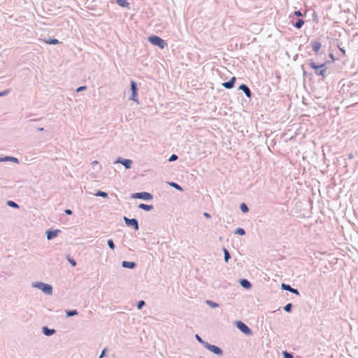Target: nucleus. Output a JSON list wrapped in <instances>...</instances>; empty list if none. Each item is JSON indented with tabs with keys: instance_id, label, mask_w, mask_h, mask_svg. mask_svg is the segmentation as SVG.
<instances>
[{
	"instance_id": "nucleus-38",
	"label": "nucleus",
	"mask_w": 358,
	"mask_h": 358,
	"mask_svg": "<svg viewBox=\"0 0 358 358\" xmlns=\"http://www.w3.org/2000/svg\"><path fill=\"white\" fill-rule=\"evenodd\" d=\"M294 15L295 16L298 17V18H300L301 17H302V16H303L302 13H301V10H295V11L294 12Z\"/></svg>"
},
{
	"instance_id": "nucleus-43",
	"label": "nucleus",
	"mask_w": 358,
	"mask_h": 358,
	"mask_svg": "<svg viewBox=\"0 0 358 358\" xmlns=\"http://www.w3.org/2000/svg\"><path fill=\"white\" fill-rule=\"evenodd\" d=\"M203 216H204L205 217H206V218H210V213H206V212L203 213Z\"/></svg>"
},
{
	"instance_id": "nucleus-19",
	"label": "nucleus",
	"mask_w": 358,
	"mask_h": 358,
	"mask_svg": "<svg viewBox=\"0 0 358 358\" xmlns=\"http://www.w3.org/2000/svg\"><path fill=\"white\" fill-rule=\"evenodd\" d=\"M304 24V21L301 18H297L294 22H292L293 26L296 29H301Z\"/></svg>"
},
{
	"instance_id": "nucleus-5",
	"label": "nucleus",
	"mask_w": 358,
	"mask_h": 358,
	"mask_svg": "<svg viewBox=\"0 0 358 358\" xmlns=\"http://www.w3.org/2000/svg\"><path fill=\"white\" fill-rule=\"evenodd\" d=\"M131 198L139 199L144 201H151L153 199V196L151 193L147 192H136L131 194Z\"/></svg>"
},
{
	"instance_id": "nucleus-1",
	"label": "nucleus",
	"mask_w": 358,
	"mask_h": 358,
	"mask_svg": "<svg viewBox=\"0 0 358 358\" xmlns=\"http://www.w3.org/2000/svg\"><path fill=\"white\" fill-rule=\"evenodd\" d=\"M309 66L310 68L314 69L315 73L317 76H320L323 78L327 77V63H322L320 64H316L313 60L310 59L309 61Z\"/></svg>"
},
{
	"instance_id": "nucleus-32",
	"label": "nucleus",
	"mask_w": 358,
	"mask_h": 358,
	"mask_svg": "<svg viewBox=\"0 0 358 358\" xmlns=\"http://www.w3.org/2000/svg\"><path fill=\"white\" fill-rule=\"evenodd\" d=\"M66 259L72 266L74 267L76 266L77 263H76V260L72 257L67 255Z\"/></svg>"
},
{
	"instance_id": "nucleus-7",
	"label": "nucleus",
	"mask_w": 358,
	"mask_h": 358,
	"mask_svg": "<svg viewBox=\"0 0 358 358\" xmlns=\"http://www.w3.org/2000/svg\"><path fill=\"white\" fill-rule=\"evenodd\" d=\"M236 326L241 332L245 335H251L252 334L251 329L242 321H237L236 322Z\"/></svg>"
},
{
	"instance_id": "nucleus-30",
	"label": "nucleus",
	"mask_w": 358,
	"mask_h": 358,
	"mask_svg": "<svg viewBox=\"0 0 358 358\" xmlns=\"http://www.w3.org/2000/svg\"><path fill=\"white\" fill-rule=\"evenodd\" d=\"M195 338L198 342H199L201 344L203 345L204 348H206V343H208V342L203 341L199 334H196Z\"/></svg>"
},
{
	"instance_id": "nucleus-8",
	"label": "nucleus",
	"mask_w": 358,
	"mask_h": 358,
	"mask_svg": "<svg viewBox=\"0 0 358 358\" xmlns=\"http://www.w3.org/2000/svg\"><path fill=\"white\" fill-rule=\"evenodd\" d=\"M206 348L217 355H222L223 350L218 346L212 345L210 343H206Z\"/></svg>"
},
{
	"instance_id": "nucleus-27",
	"label": "nucleus",
	"mask_w": 358,
	"mask_h": 358,
	"mask_svg": "<svg viewBox=\"0 0 358 358\" xmlns=\"http://www.w3.org/2000/svg\"><path fill=\"white\" fill-rule=\"evenodd\" d=\"M6 204L8 206L13 208H20V206L16 202H15L13 201L9 200L7 201Z\"/></svg>"
},
{
	"instance_id": "nucleus-49",
	"label": "nucleus",
	"mask_w": 358,
	"mask_h": 358,
	"mask_svg": "<svg viewBox=\"0 0 358 358\" xmlns=\"http://www.w3.org/2000/svg\"><path fill=\"white\" fill-rule=\"evenodd\" d=\"M199 358H204V357H199Z\"/></svg>"
},
{
	"instance_id": "nucleus-24",
	"label": "nucleus",
	"mask_w": 358,
	"mask_h": 358,
	"mask_svg": "<svg viewBox=\"0 0 358 358\" xmlns=\"http://www.w3.org/2000/svg\"><path fill=\"white\" fill-rule=\"evenodd\" d=\"M45 43L50 44V45H57L59 43V41L57 38H48L44 40Z\"/></svg>"
},
{
	"instance_id": "nucleus-14",
	"label": "nucleus",
	"mask_w": 358,
	"mask_h": 358,
	"mask_svg": "<svg viewBox=\"0 0 358 358\" xmlns=\"http://www.w3.org/2000/svg\"><path fill=\"white\" fill-rule=\"evenodd\" d=\"M310 45L312 47L313 50L315 54H318L319 51L322 47V44L318 41H312L310 42Z\"/></svg>"
},
{
	"instance_id": "nucleus-17",
	"label": "nucleus",
	"mask_w": 358,
	"mask_h": 358,
	"mask_svg": "<svg viewBox=\"0 0 358 358\" xmlns=\"http://www.w3.org/2000/svg\"><path fill=\"white\" fill-rule=\"evenodd\" d=\"M239 283L240 285L245 289H249L252 287V284L251 282L245 279V278H242L239 280Z\"/></svg>"
},
{
	"instance_id": "nucleus-20",
	"label": "nucleus",
	"mask_w": 358,
	"mask_h": 358,
	"mask_svg": "<svg viewBox=\"0 0 358 358\" xmlns=\"http://www.w3.org/2000/svg\"><path fill=\"white\" fill-rule=\"evenodd\" d=\"M138 208L142 209L145 211H150L154 208V206L152 205L149 204H145V203H140L138 206Z\"/></svg>"
},
{
	"instance_id": "nucleus-16",
	"label": "nucleus",
	"mask_w": 358,
	"mask_h": 358,
	"mask_svg": "<svg viewBox=\"0 0 358 358\" xmlns=\"http://www.w3.org/2000/svg\"><path fill=\"white\" fill-rule=\"evenodd\" d=\"M122 266L126 268L134 269L136 267V264L134 262L123 261L122 262Z\"/></svg>"
},
{
	"instance_id": "nucleus-11",
	"label": "nucleus",
	"mask_w": 358,
	"mask_h": 358,
	"mask_svg": "<svg viewBox=\"0 0 358 358\" xmlns=\"http://www.w3.org/2000/svg\"><path fill=\"white\" fill-rule=\"evenodd\" d=\"M281 289L282 290H286V291H289L291 293H293L296 295H298L299 296L300 295V292L297 289H295V288H293L292 287L289 285L288 284H285V283H282L281 284Z\"/></svg>"
},
{
	"instance_id": "nucleus-41",
	"label": "nucleus",
	"mask_w": 358,
	"mask_h": 358,
	"mask_svg": "<svg viewBox=\"0 0 358 358\" xmlns=\"http://www.w3.org/2000/svg\"><path fill=\"white\" fill-rule=\"evenodd\" d=\"M107 351V349L106 348H104L101 352V355H99V358H103L105 355H106V352Z\"/></svg>"
},
{
	"instance_id": "nucleus-13",
	"label": "nucleus",
	"mask_w": 358,
	"mask_h": 358,
	"mask_svg": "<svg viewBox=\"0 0 358 358\" xmlns=\"http://www.w3.org/2000/svg\"><path fill=\"white\" fill-rule=\"evenodd\" d=\"M236 77H232L229 81L223 83L222 85L226 89H232L236 83Z\"/></svg>"
},
{
	"instance_id": "nucleus-10",
	"label": "nucleus",
	"mask_w": 358,
	"mask_h": 358,
	"mask_svg": "<svg viewBox=\"0 0 358 358\" xmlns=\"http://www.w3.org/2000/svg\"><path fill=\"white\" fill-rule=\"evenodd\" d=\"M61 232L59 229H48L46 231L47 239L50 241L58 236Z\"/></svg>"
},
{
	"instance_id": "nucleus-2",
	"label": "nucleus",
	"mask_w": 358,
	"mask_h": 358,
	"mask_svg": "<svg viewBox=\"0 0 358 358\" xmlns=\"http://www.w3.org/2000/svg\"><path fill=\"white\" fill-rule=\"evenodd\" d=\"M148 41L153 45L159 47L160 49H164L167 43L166 41L156 35H152L148 37Z\"/></svg>"
},
{
	"instance_id": "nucleus-36",
	"label": "nucleus",
	"mask_w": 358,
	"mask_h": 358,
	"mask_svg": "<svg viewBox=\"0 0 358 358\" xmlns=\"http://www.w3.org/2000/svg\"><path fill=\"white\" fill-rule=\"evenodd\" d=\"M107 244L111 250H113L115 248V245L112 239H108L107 241Z\"/></svg>"
},
{
	"instance_id": "nucleus-25",
	"label": "nucleus",
	"mask_w": 358,
	"mask_h": 358,
	"mask_svg": "<svg viewBox=\"0 0 358 358\" xmlns=\"http://www.w3.org/2000/svg\"><path fill=\"white\" fill-rule=\"evenodd\" d=\"M94 195L96 196H100V197H103V198H108V193L106 192H103V191H101V190H98L95 194Z\"/></svg>"
},
{
	"instance_id": "nucleus-21",
	"label": "nucleus",
	"mask_w": 358,
	"mask_h": 358,
	"mask_svg": "<svg viewBox=\"0 0 358 358\" xmlns=\"http://www.w3.org/2000/svg\"><path fill=\"white\" fill-rule=\"evenodd\" d=\"M115 1L122 8H129V3L127 2V0H115Z\"/></svg>"
},
{
	"instance_id": "nucleus-44",
	"label": "nucleus",
	"mask_w": 358,
	"mask_h": 358,
	"mask_svg": "<svg viewBox=\"0 0 358 358\" xmlns=\"http://www.w3.org/2000/svg\"><path fill=\"white\" fill-rule=\"evenodd\" d=\"M91 164H92V166L94 167L95 165L99 164V162L96 160H94Z\"/></svg>"
},
{
	"instance_id": "nucleus-34",
	"label": "nucleus",
	"mask_w": 358,
	"mask_h": 358,
	"mask_svg": "<svg viewBox=\"0 0 358 358\" xmlns=\"http://www.w3.org/2000/svg\"><path fill=\"white\" fill-rule=\"evenodd\" d=\"M144 306H145V302L143 300H140L136 304L138 310L142 309Z\"/></svg>"
},
{
	"instance_id": "nucleus-42",
	"label": "nucleus",
	"mask_w": 358,
	"mask_h": 358,
	"mask_svg": "<svg viewBox=\"0 0 358 358\" xmlns=\"http://www.w3.org/2000/svg\"><path fill=\"white\" fill-rule=\"evenodd\" d=\"M64 213H65V214L70 215H72L73 211L71 209H66L64 210Z\"/></svg>"
},
{
	"instance_id": "nucleus-23",
	"label": "nucleus",
	"mask_w": 358,
	"mask_h": 358,
	"mask_svg": "<svg viewBox=\"0 0 358 358\" xmlns=\"http://www.w3.org/2000/svg\"><path fill=\"white\" fill-rule=\"evenodd\" d=\"M169 185L171 187H172L175 188V189H177V190H179V191H180V192L183 191L182 187L179 184H178V183H176V182H169Z\"/></svg>"
},
{
	"instance_id": "nucleus-40",
	"label": "nucleus",
	"mask_w": 358,
	"mask_h": 358,
	"mask_svg": "<svg viewBox=\"0 0 358 358\" xmlns=\"http://www.w3.org/2000/svg\"><path fill=\"white\" fill-rule=\"evenodd\" d=\"M9 92V90H6L3 92H0V96H6Z\"/></svg>"
},
{
	"instance_id": "nucleus-46",
	"label": "nucleus",
	"mask_w": 358,
	"mask_h": 358,
	"mask_svg": "<svg viewBox=\"0 0 358 358\" xmlns=\"http://www.w3.org/2000/svg\"><path fill=\"white\" fill-rule=\"evenodd\" d=\"M339 50L343 52V54L345 53V50L343 48H339Z\"/></svg>"
},
{
	"instance_id": "nucleus-35",
	"label": "nucleus",
	"mask_w": 358,
	"mask_h": 358,
	"mask_svg": "<svg viewBox=\"0 0 358 358\" xmlns=\"http://www.w3.org/2000/svg\"><path fill=\"white\" fill-rule=\"evenodd\" d=\"M283 358H294L293 354L287 351L282 352Z\"/></svg>"
},
{
	"instance_id": "nucleus-18",
	"label": "nucleus",
	"mask_w": 358,
	"mask_h": 358,
	"mask_svg": "<svg viewBox=\"0 0 358 358\" xmlns=\"http://www.w3.org/2000/svg\"><path fill=\"white\" fill-rule=\"evenodd\" d=\"M13 162L15 163H19V160L17 158L14 157L6 156L3 157H0V162Z\"/></svg>"
},
{
	"instance_id": "nucleus-47",
	"label": "nucleus",
	"mask_w": 358,
	"mask_h": 358,
	"mask_svg": "<svg viewBox=\"0 0 358 358\" xmlns=\"http://www.w3.org/2000/svg\"><path fill=\"white\" fill-rule=\"evenodd\" d=\"M303 76H307L308 73L307 71H303Z\"/></svg>"
},
{
	"instance_id": "nucleus-29",
	"label": "nucleus",
	"mask_w": 358,
	"mask_h": 358,
	"mask_svg": "<svg viewBox=\"0 0 358 358\" xmlns=\"http://www.w3.org/2000/svg\"><path fill=\"white\" fill-rule=\"evenodd\" d=\"M240 209L243 213L249 212V208L245 203H241L240 205Z\"/></svg>"
},
{
	"instance_id": "nucleus-22",
	"label": "nucleus",
	"mask_w": 358,
	"mask_h": 358,
	"mask_svg": "<svg viewBox=\"0 0 358 358\" xmlns=\"http://www.w3.org/2000/svg\"><path fill=\"white\" fill-rule=\"evenodd\" d=\"M223 252H224V259L226 263L229 262V260L231 258V255L227 249L225 248H223Z\"/></svg>"
},
{
	"instance_id": "nucleus-12",
	"label": "nucleus",
	"mask_w": 358,
	"mask_h": 358,
	"mask_svg": "<svg viewBox=\"0 0 358 358\" xmlns=\"http://www.w3.org/2000/svg\"><path fill=\"white\" fill-rule=\"evenodd\" d=\"M238 90H241L242 92H244V94H245V96H246L248 98H250H250L252 97V92H251V90H250V87H249L247 85H245V84H244V83L241 84V85L239 86Z\"/></svg>"
},
{
	"instance_id": "nucleus-33",
	"label": "nucleus",
	"mask_w": 358,
	"mask_h": 358,
	"mask_svg": "<svg viewBox=\"0 0 358 358\" xmlns=\"http://www.w3.org/2000/svg\"><path fill=\"white\" fill-rule=\"evenodd\" d=\"M206 303H207L209 306H210L211 308H217V307H219V306H220L217 303L214 302V301H210V300H207V301H206Z\"/></svg>"
},
{
	"instance_id": "nucleus-31",
	"label": "nucleus",
	"mask_w": 358,
	"mask_h": 358,
	"mask_svg": "<svg viewBox=\"0 0 358 358\" xmlns=\"http://www.w3.org/2000/svg\"><path fill=\"white\" fill-rule=\"evenodd\" d=\"M292 308H293V305L291 303L286 304L283 308L284 310L286 311L287 313H291L292 310Z\"/></svg>"
},
{
	"instance_id": "nucleus-9",
	"label": "nucleus",
	"mask_w": 358,
	"mask_h": 358,
	"mask_svg": "<svg viewBox=\"0 0 358 358\" xmlns=\"http://www.w3.org/2000/svg\"><path fill=\"white\" fill-rule=\"evenodd\" d=\"M115 163H120L125 167L126 169H129L131 167L133 162L129 159H122L121 157H118L116 159Z\"/></svg>"
},
{
	"instance_id": "nucleus-26",
	"label": "nucleus",
	"mask_w": 358,
	"mask_h": 358,
	"mask_svg": "<svg viewBox=\"0 0 358 358\" xmlns=\"http://www.w3.org/2000/svg\"><path fill=\"white\" fill-rule=\"evenodd\" d=\"M66 317H72V316L78 315V312L76 309L69 310L66 312Z\"/></svg>"
},
{
	"instance_id": "nucleus-37",
	"label": "nucleus",
	"mask_w": 358,
	"mask_h": 358,
	"mask_svg": "<svg viewBox=\"0 0 358 358\" xmlns=\"http://www.w3.org/2000/svg\"><path fill=\"white\" fill-rule=\"evenodd\" d=\"M178 159V155H176V154H173V155H171L170 156V157L169 158L168 161L169 162H172L176 161Z\"/></svg>"
},
{
	"instance_id": "nucleus-6",
	"label": "nucleus",
	"mask_w": 358,
	"mask_h": 358,
	"mask_svg": "<svg viewBox=\"0 0 358 358\" xmlns=\"http://www.w3.org/2000/svg\"><path fill=\"white\" fill-rule=\"evenodd\" d=\"M123 220L127 227H132L135 231L139 229L138 221L136 218H128L126 216L123 217Z\"/></svg>"
},
{
	"instance_id": "nucleus-28",
	"label": "nucleus",
	"mask_w": 358,
	"mask_h": 358,
	"mask_svg": "<svg viewBox=\"0 0 358 358\" xmlns=\"http://www.w3.org/2000/svg\"><path fill=\"white\" fill-rule=\"evenodd\" d=\"M234 234L239 236H244L245 234V231L244 229L238 227L235 230Z\"/></svg>"
},
{
	"instance_id": "nucleus-4",
	"label": "nucleus",
	"mask_w": 358,
	"mask_h": 358,
	"mask_svg": "<svg viewBox=\"0 0 358 358\" xmlns=\"http://www.w3.org/2000/svg\"><path fill=\"white\" fill-rule=\"evenodd\" d=\"M130 89L131 91V97L129 98V100H131L134 102L138 103V85H137L136 82H135L134 80H131Z\"/></svg>"
},
{
	"instance_id": "nucleus-3",
	"label": "nucleus",
	"mask_w": 358,
	"mask_h": 358,
	"mask_svg": "<svg viewBox=\"0 0 358 358\" xmlns=\"http://www.w3.org/2000/svg\"><path fill=\"white\" fill-rule=\"evenodd\" d=\"M32 286L41 289L45 294L50 295L52 294V287L49 284L43 282H36L33 283Z\"/></svg>"
},
{
	"instance_id": "nucleus-15",
	"label": "nucleus",
	"mask_w": 358,
	"mask_h": 358,
	"mask_svg": "<svg viewBox=\"0 0 358 358\" xmlns=\"http://www.w3.org/2000/svg\"><path fill=\"white\" fill-rule=\"evenodd\" d=\"M42 332L45 336H50L56 333V330L55 329H50L47 326H45L42 328Z\"/></svg>"
},
{
	"instance_id": "nucleus-48",
	"label": "nucleus",
	"mask_w": 358,
	"mask_h": 358,
	"mask_svg": "<svg viewBox=\"0 0 358 358\" xmlns=\"http://www.w3.org/2000/svg\"><path fill=\"white\" fill-rule=\"evenodd\" d=\"M354 157L353 155L352 154H350L349 155V158L350 159H352Z\"/></svg>"
},
{
	"instance_id": "nucleus-39",
	"label": "nucleus",
	"mask_w": 358,
	"mask_h": 358,
	"mask_svg": "<svg viewBox=\"0 0 358 358\" xmlns=\"http://www.w3.org/2000/svg\"><path fill=\"white\" fill-rule=\"evenodd\" d=\"M86 89H87V87L85 85L80 86L77 88L76 92H80L85 90Z\"/></svg>"
},
{
	"instance_id": "nucleus-45",
	"label": "nucleus",
	"mask_w": 358,
	"mask_h": 358,
	"mask_svg": "<svg viewBox=\"0 0 358 358\" xmlns=\"http://www.w3.org/2000/svg\"><path fill=\"white\" fill-rule=\"evenodd\" d=\"M37 130H38V131H44V128H43V127H38V128H37Z\"/></svg>"
}]
</instances>
